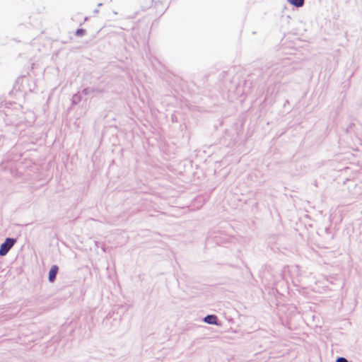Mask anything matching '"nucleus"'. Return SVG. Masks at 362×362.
Listing matches in <instances>:
<instances>
[{"label": "nucleus", "mask_w": 362, "mask_h": 362, "mask_svg": "<svg viewBox=\"0 0 362 362\" xmlns=\"http://www.w3.org/2000/svg\"><path fill=\"white\" fill-rule=\"evenodd\" d=\"M57 272V267H52L49 272L48 279H49V281H52L55 279Z\"/></svg>", "instance_id": "nucleus-3"}, {"label": "nucleus", "mask_w": 362, "mask_h": 362, "mask_svg": "<svg viewBox=\"0 0 362 362\" xmlns=\"http://www.w3.org/2000/svg\"><path fill=\"white\" fill-rule=\"evenodd\" d=\"M336 362H348V361L344 357H339L337 359Z\"/></svg>", "instance_id": "nucleus-5"}, {"label": "nucleus", "mask_w": 362, "mask_h": 362, "mask_svg": "<svg viewBox=\"0 0 362 362\" xmlns=\"http://www.w3.org/2000/svg\"><path fill=\"white\" fill-rule=\"evenodd\" d=\"M291 5L299 7L303 4L304 0H287Z\"/></svg>", "instance_id": "nucleus-4"}, {"label": "nucleus", "mask_w": 362, "mask_h": 362, "mask_svg": "<svg viewBox=\"0 0 362 362\" xmlns=\"http://www.w3.org/2000/svg\"><path fill=\"white\" fill-rule=\"evenodd\" d=\"M16 242V240L13 238H7L0 245V256H6L9 250L13 247Z\"/></svg>", "instance_id": "nucleus-1"}, {"label": "nucleus", "mask_w": 362, "mask_h": 362, "mask_svg": "<svg viewBox=\"0 0 362 362\" xmlns=\"http://www.w3.org/2000/svg\"><path fill=\"white\" fill-rule=\"evenodd\" d=\"M204 322L209 325H217L216 317L213 315H206L204 319Z\"/></svg>", "instance_id": "nucleus-2"}]
</instances>
